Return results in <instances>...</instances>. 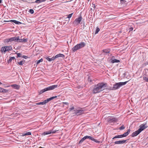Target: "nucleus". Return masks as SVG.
I'll list each match as a JSON object with an SVG mask.
<instances>
[{
	"label": "nucleus",
	"instance_id": "nucleus-1",
	"mask_svg": "<svg viewBox=\"0 0 148 148\" xmlns=\"http://www.w3.org/2000/svg\"><path fill=\"white\" fill-rule=\"evenodd\" d=\"M106 83L101 82L95 85L92 91L93 93L96 94L102 91L107 87Z\"/></svg>",
	"mask_w": 148,
	"mask_h": 148
},
{
	"label": "nucleus",
	"instance_id": "nucleus-2",
	"mask_svg": "<svg viewBox=\"0 0 148 148\" xmlns=\"http://www.w3.org/2000/svg\"><path fill=\"white\" fill-rule=\"evenodd\" d=\"M58 86L57 85L50 86L39 91L38 93L39 94H41L45 92L53 90L56 88L58 87Z\"/></svg>",
	"mask_w": 148,
	"mask_h": 148
},
{
	"label": "nucleus",
	"instance_id": "nucleus-3",
	"mask_svg": "<svg viewBox=\"0 0 148 148\" xmlns=\"http://www.w3.org/2000/svg\"><path fill=\"white\" fill-rule=\"evenodd\" d=\"M128 81H126L124 82H120L114 84L113 86L111 89L112 90H115L119 89L121 86L126 84Z\"/></svg>",
	"mask_w": 148,
	"mask_h": 148
},
{
	"label": "nucleus",
	"instance_id": "nucleus-4",
	"mask_svg": "<svg viewBox=\"0 0 148 148\" xmlns=\"http://www.w3.org/2000/svg\"><path fill=\"white\" fill-rule=\"evenodd\" d=\"M130 131V130L129 129L127 130V132H125L123 134L116 136L113 137L112 139L114 140V139L116 138H120L126 137L129 134Z\"/></svg>",
	"mask_w": 148,
	"mask_h": 148
},
{
	"label": "nucleus",
	"instance_id": "nucleus-5",
	"mask_svg": "<svg viewBox=\"0 0 148 148\" xmlns=\"http://www.w3.org/2000/svg\"><path fill=\"white\" fill-rule=\"evenodd\" d=\"M82 19V17L81 16L76 18L73 23V24L74 26H76L79 24L81 21Z\"/></svg>",
	"mask_w": 148,
	"mask_h": 148
},
{
	"label": "nucleus",
	"instance_id": "nucleus-6",
	"mask_svg": "<svg viewBox=\"0 0 148 148\" xmlns=\"http://www.w3.org/2000/svg\"><path fill=\"white\" fill-rule=\"evenodd\" d=\"M74 111L76 115L78 116L84 113V110L82 109L74 110Z\"/></svg>",
	"mask_w": 148,
	"mask_h": 148
},
{
	"label": "nucleus",
	"instance_id": "nucleus-7",
	"mask_svg": "<svg viewBox=\"0 0 148 148\" xmlns=\"http://www.w3.org/2000/svg\"><path fill=\"white\" fill-rule=\"evenodd\" d=\"M85 139H89L91 140L94 141L96 143H100V141L97 140H96L93 138L92 137H91L90 136H84Z\"/></svg>",
	"mask_w": 148,
	"mask_h": 148
},
{
	"label": "nucleus",
	"instance_id": "nucleus-8",
	"mask_svg": "<svg viewBox=\"0 0 148 148\" xmlns=\"http://www.w3.org/2000/svg\"><path fill=\"white\" fill-rule=\"evenodd\" d=\"M148 126L147 125V123L142 124L140 126V128L138 129L141 132L142 131L145 129L147 128Z\"/></svg>",
	"mask_w": 148,
	"mask_h": 148
},
{
	"label": "nucleus",
	"instance_id": "nucleus-9",
	"mask_svg": "<svg viewBox=\"0 0 148 148\" xmlns=\"http://www.w3.org/2000/svg\"><path fill=\"white\" fill-rule=\"evenodd\" d=\"M128 139L125 140H122L116 141L114 142L115 144H122L125 143Z\"/></svg>",
	"mask_w": 148,
	"mask_h": 148
},
{
	"label": "nucleus",
	"instance_id": "nucleus-10",
	"mask_svg": "<svg viewBox=\"0 0 148 148\" xmlns=\"http://www.w3.org/2000/svg\"><path fill=\"white\" fill-rule=\"evenodd\" d=\"M140 132L139 131V130H137L133 132L131 135V136L132 137H134L135 136H137L139 134Z\"/></svg>",
	"mask_w": 148,
	"mask_h": 148
},
{
	"label": "nucleus",
	"instance_id": "nucleus-11",
	"mask_svg": "<svg viewBox=\"0 0 148 148\" xmlns=\"http://www.w3.org/2000/svg\"><path fill=\"white\" fill-rule=\"evenodd\" d=\"M77 45L78 46L79 49H81L84 47L86 45V43L84 42H82L77 44Z\"/></svg>",
	"mask_w": 148,
	"mask_h": 148
},
{
	"label": "nucleus",
	"instance_id": "nucleus-12",
	"mask_svg": "<svg viewBox=\"0 0 148 148\" xmlns=\"http://www.w3.org/2000/svg\"><path fill=\"white\" fill-rule=\"evenodd\" d=\"M20 38L19 36H14L12 37V42L14 41L15 42H18V38Z\"/></svg>",
	"mask_w": 148,
	"mask_h": 148
},
{
	"label": "nucleus",
	"instance_id": "nucleus-13",
	"mask_svg": "<svg viewBox=\"0 0 148 148\" xmlns=\"http://www.w3.org/2000/svg\"><path fill=\"white\" fill-rule=\"evenodd\" d=\"M18 42H27L28 40V39L27 38H25V39H21L20 38H18Z\"/></svg>",
	"mask_w": 148,
	"mask_h": 148
},
{
	"label": "nucleus",
	"instance_id": "nucleus-14",
	"mask_svg": "<svg viewBox=\"0 0 148 148\" xmlns=\"http://www.w3.org/2000/svg\"><path fill=\"white\" fill-rule=\"evenodd\" d=\"M79 49H80L79 47L78 46V45L77 44L72 48V50L74 52H75L77 50H78Z\"/></svg>",
	"mask_w": 148,
	"mask_h": 148
},
{
	"label": "nucleus",
	"instance_id": "nucleus-15",
	"mask_svg": "<svg viewBox=\"0 0 148 148\" xmlns=\"http://www.w3.org/2000/svg\"><path fill=\"white\" fill-rule=\"evenodd\" d=\"M54 58L55 59L59 58V57H62L64 58L65 57L64 55L62 54H59L56 55L55 56H54Z\"/></svg>",
	"mask_w": 148,
	"mask_h": 148
},
{
	"label": "nucleus",
	"instance_id": "nucleus-16",
	"mask_svg": "<svg viewBox=\"0 0 148 148\" xmlns=\"http://www.w3.org/2000/svg\"><path fill=\"white\" fill-rule=\"evenodd\" d=\"M12 88L16 89H18L20 88V86L17 84H14L11 86Z\"/></svg>",
	"mask_w": 148,
	"mask_h": 148
},
{
	"label": "nucleus",
	"instance_id": "nucleus-17",
	"mask_svg": "<svg viewBox=\"0 0 148 148\" xmlns=\"http://www.w3.org/2000/svg\"><path fill=\"white\" fill-rule=\"evenodd\" d=\"M10 21L13 22L14 23H15L17 25H20L22 24V23L21 22L14 20H11Z\"/></svg>",
	"mask_w": 148,
	"mask_h": 148
},
{
	"label": "nucleus",
	"instance_id": "nucleus-18",
	"mask_svg": "<svg viewBox=\"0 0 148 148\" xmlns=\"http://www.w3.org/2000/svg\"><path fill=\"white\" fill-rule=\"evenodd\" d=\"M12 42V37L9 38H6L4 40V42L8 43L10 42Z\"/></svg>",
	"mask_w": 148,
	"mask_h": 148
},
{
	"label": "nucleus",
	"instance_id": "nucleus-19",
	"mask_svg": "<svg viewBox=\"0 0 148 148\" xmlns=\"http://www.w3.org/2000/svg\"><path fill=\"white\" fill-rule=\"evenodd\" d=\"M111 62L112 63L119 62H120L119 60L115 59H113L112 58L111 59Z\"/></svg>",
	"mask_w": 148,
	"mask_h": 148
},
{
	"label": "nucleus",
	"instance_id": "nucleus-20",
	"mask_svg": "<svg viewBox=\"0 0 148 148\" xmlns=\"http://www.w3.org/2000/svg\"><path fill=\"white\" fill-rule=\"evenodd\" d=\"M7 51H9L12 50V47L11 46H5Z\"/></svg>",
	"mask_w": 148,
	"mask_h": 148
},
{
	"label": "nucleus",
	"instance_id": "nucleus-21",
	"mask_svg": "<svg viewBox=\"0 0 148 148\" xmlns=\"http://www.w3.org/2000/svg\"><path fill=\"white\" fill-rule=\"evenodd\" d=\"M54 57H53L51 58H50L49 57H47L46 58V59L49 62H51L52 60H54L55 58H54Z\"/></svg>",
	"mask_w": 148,
	"mask_h": 148
},
{
	"label": "nucleus",
	"instance_id": "nucleus-22",
	"mask_svg": "<svg viewBox=\"0 0 148 148\" xmlns=\"http://www.w3.org/2000/svg\"><path fill=\"white\" fill-rule=\"evenodd\" d=\"M1 51L2 53H5V52L7 51L5 47L4 46L2 47L1 48Z\"/></svg>",
	"mask_w": 148,
	"mask_h": 148
},
{
	"label": "nucleus",
	"instance_id": "nucleus-23",
	"mask_svg": "<svg viewBox=\"0 0 148 148\" xmlns=\"http://www.w3.org/2000/svg\"><path fill=\"white\" fill-rule=\"evenodd\" d=\"M108 121L110 122H115L116 121V119L115 118L112 117L108 118Z\"/></svg>",
	"mask_w": 148,
	"mask_h": 148
},
{
	"label": "nucleus",
	"instance_id": "nucleus-24",
	"mask_svg": "<svg viewBox=\"0 0 148 148\" xmlns=\"http://www.w3.org/2000/svg\"><path fill=\"white\" fill-rule=\"evenodd\" d=\"M51 134V132H50V130L48 132H45L42 133V136H45L46 135Z\"/></svg>",
	"mask_w": 148,
	"mask_h": 148
},
{
	"label": "nucleus",
	"instance_id": "nucleus-25",
	"mask_svg": "<svg viewBox=\"0 0 148 148\" xmlns=\"http://www.w3.org/2000/svg\"><path fill=\"white\" fill-rule=\"evenodd\" d=\"M46 0H37L34 2L36 3H39L42 2H45Z\"/></svg>",
	"mask_w": 148,
	"mask_h": 148
},
{
	"label": "nucleus",
	"instance_id": "nucleus-26",
	"mask_svg": "<svg viewBox=\"0 0 148 148\" xmlns=\"http://www.w3.org/2000/svg\"><path fill=\"white\" fill-rule=\"evenodd\" d=\"M15 58L14 57H12L10 58V59L8 60V63H10L13 60L15 59Z\"/></svg>",
	"mask_w": 148,
	"mask_h": 148
},
{
	"label": "nucleus",
	"instance_id": "nucleus-27",
	"mask_svg": "<svg viewBox=\"0 0 148 148\" xmlns=\"http://www.w3.org/2000/svg\"><path fill=\"white\" fill-rule=\"evenodd\" d=\"M31 135V132H29L26 133H24L22 135L23 136H24L26 135Z\"/></svg>",
	"mask_w": 148,
	"mask_h": 148
},
{
	"label": "nucleus",
	"instance_id": "nucleus-28",
	"mask_svg": "<svg viewBox=\"0 0 148 148\" xmlns=\"http://www.w3.org/2000/svg\"><path fill=\"white\" fill-rule=\"evenodd\" d=\"M8 90H6L4 89V88H2V90H1V93H6L8 92Z\"/></svg>",
	"mask_w": 148,
	"mask_h": 148
},
{
	"label": "nucleus",
	"instance_id": "nucleus-29",
	"mask_svg": "<svg viewBox=\"0 0 148 148\" xmlns=\"http://www.w3.org/2000/svg\"><path fill=\"white\" fill-rule=\"evenodd\" d=\"M73 14V13H72L68 15L67 17V18H65V19H67L68 18H69H69L72 17V16Z\"/></svg>",
	"mask_w": 148,
	"mask_h": 148
},
{
	"label": "nucleus",
	"instance_id": "nucleus-30",
	"mask_svg": "<svg viewBox=\"0 0 148 148\" xmlns=\"http://www.w3.org/2000/svg\"><path fill=\"white\" fill-rule=\"evenodd\" d=\"M100 30V29L98 27H96V29L95 32V34H97Z\"/></svg>",
	"mask_w": 148,
	"mask_h": 148
},
{
	"label": "nucleus",
	"instance_id": "nucleus-31",
	"mask_svg": "<svg viewBox=\"0 0 148 148\" xmlns=\"http://www.w3.org/2000/svg\"><path fill=\"white\" fill-rule=\"evenodd\" d=\"M85 138L84 137H83L80 140V141H79V144H81L85 140Z\"/></svg>",
	"mask_w": 148,
	"mask_h": 148
},
{
	"label": "nucleus",
	"instance_id": "nucleus-32",
	"mask_svg": "<svg viewBox=\"0 0 148 148\" xmlns=\"http://www.w3.org/2000/svg\"><path fill=\"white\" fill-rule=\"evenodd\" d=\"M143 77L144 80L146 82H148V77L145 76H143Z\"/></svg>",
	"mask_w": 148,
	"mask_h": 148
},
{
	"label": "nucleus",
	"instance_id": "nucleus-33",
	"mask_svg": "<svg viewBox=\"0 0 148 148\" xmlns=\"http://www.w3.org/2000/svg\"><path fill=\"white\" fill-rule=\"evenodd\" d=\"M125 128V127L123 125H122L121 126L119 129L120 130H124Z\"/></svg>",
	"mask_w": 148,
	"mask_h": 148
},
{
	"label": "nucleus",
	"instance_id": "nucleus-34",
	"mask_svg": "<svg viewBox=\"0 0 148 148\" xmlns=\"http://www.w3.org/2000/svg\"><path fill=\"white\" fill-rule=\"evenodd\" d=\"M42 61H43V60L42 58H41L37 61V64H39L40 62H42Z\"/></svg>",
	"mask_w": 148,
	"mask_h": 148
},
{
	"label": "nucleus",
	"instance_id": "nucleus-35",
	"mask_svg": "<svg viewBox=\"0 0 148 148\" xmlns=\"http://www.w3.org/2000/svg\"><path fill=\"white\" fill-rule=\"evenodd\" d=\"M29 12L32 14H33L34 13V11L33 9H30Z\"/></svg>",
	"mask_w": 148,
	"mask_h": 148
},
{
	"label": "nucleus",
	"instance_id": "nucleus-36",
	"mask_svg": "<svg viewBox=\"0 0 148 148\" xmlns=\"http://www.w3.org/2000/svg\"><path fill=\"white\" fill-rule=\"evenodd\" d=\"M18 64L19 65H21V66L23 64V61H21L19 62H18Z\"/></svg>",
	"mask_w": 148,
	"mask_h": 148
},
{
	"label": "nucleus",
	"instance_id": "nucleus-37",
	"mask_svg": "<svg viewBox=\"0 0 148 148\" xmlns=\"http://www.w3.org/2000/svg\"><path fill=\"white\" fill-rule=\"evenodd\" d=\"M56 131L55 130H50V132H51V134H54L56 132Z\"/></svg>",
	"mask_w": 148,
	"mask_h": 148
},
{
	"label": "nucleus",
	"instance_id": "nucleus-38",
	"mask_svg": "<svg viewBox=\"0 0 148 148\" xmlns=\"http://www.w3.org/2000/svg\"><path fill=\"white\" fill-rule=\"evenodd\" d=\"M17 55V57H20L21 56V54L20 53H16Z\"/></svg>",
	"mask_w": 148,
	"mask_h": 148
},
{
	"label": "nucleus",
	"instance_id": "nucleus-39",
	"mask_svg": "<svg viewBox=\"0 0 148 148\" xmlns=\"http://www.w3.org/2000/svg\"><path fill=\"white\" fill-rule=\"evenodd\" d=\"M57 97V96H55L51 97L50 98H49L51 100L53 99L54 98H56Z\"/></svg>",
	"mask_w": 148,
	"mask_h": 148
},
{
	"label": "nucleus",
	"instance_id": "nucleus-40",
	"mask_svg": "<svg viewBox=\"0 0 148 148\" xmlns=\"http://www.w3.org/2000/svg\"><path fill=\"white\" fill-rule=\"evenodd\" d=\"M37 105H44L43 101L42 102H39L37 103Z\"/></svg>",
	"mask_w": 148,
	"mask_h": 148
},
{
	"label": "nucleus",
	"instance_id": "nucleus-41",
	"mask_svg": "<svg viewBox=\"0 0 148 148\" xmlns=\"http://www.w3.org/2000/svg\"><path fill=\"white\" fill-rule=\"evenodd\" d=\"M22 57L23 58H25V59H27L28 58V57L27 56H22Z\"/></svg>",
	"mask_w": 148,
	"mask_h": 148
},
{
	"label": "nucleus",
	"instance_id": "nucleus-42",
	"mask_svg": "<svg viewBox=\"0 0 148 148\" xmlns=\"http://www.w3.org/2000/svg\"><path fill=\"white\" fill-rule=\"evenodd\" d=\"M43 102L45 105V104L47 103H48V101H47V100L46 99L43 101Z\"/></svg>",
	"mask_w": 148,
	"mask_h": 148
},
{
	"label": "nucleus",
	"instance_id": "nucleus-43",
	"mask_svg": "<svg viewBox=\"0 0 148 148\" xmlns=\"http://www.w3.org/2000/svg\"><path fill=\"white\" fill-rule=\"evenodd\" d=\"M75 108L74 107H73L72 108H69V111H70L74 109Z\"/></svg>",
	"mask_w": 148,
	"mask_h": 148
},
{
	"label": "nucleus",
	"instance_id": "nucleus-44",
	"mask_svg": "<svg viewBox=\"0 0 148 148\" xmlns=\"http://www.w3.org/2000/svg\"><path fill=\"white\" fill-rule=\"evenodd\" d=\"M103 51L106 53H108L109 52V51H107V50H105L104 51Z\"/></svg>",
	"mask_w": 148,
	"mask_h": 148
},
{
	"label": "nucleus",
	"instance_id": "nucleus-45",
	"mask_svg": "<svg viewBox=\"0 0 148 148\" xmlns=\"http://www.w3.org/2000/svg\"><path fill=\"white\" fill-rule=\"evenodd\" d=\"M130 31H132L133 30V28L131 27L130 28Z\"/></svg>",
	"mask_w": 148,
	"mask_h": 148
},
{
	"label": "nucleus",
	"instance_id": "nucleus-46",
	"mask_svg": "<svg viewBox=\"0 0 148 148\" xmlns=\"http://www.w3.org/2000/svg\"><path fill=\"white\" fill-rule=\"evenodd\" d=\"M63 103L64 104H65V105H68V103L67 102H63Z\"/></svg>",
	"mask_w": 148,
	"mask_h": 148
},
{
	"label": "nucleus",
	"instance_id": "nucleus-47",
	"mask_svg": "<svg viewBox=\"0 0 148 148\" xmlns=\"http://www.w3.org/2000/svg\"><path fill=\"white\" fill-rule=\"evenodd\" d=\"M47 101H48V102L51 101V100L49 98L47 99Z\"/></svg>",
	"mask_w": 148,
	"mask_h": 148
},
{
	"label": "nucleus",
	"instance_id": "nucleus-48",
	"mask_svg": "<svg viewBox=\"0 0 148 148\" xmlns=\"http://www.w3.org/2000/svg\"><path fill=\"white\" fill-rule=\"evenodd\" d=\"M88 81L89 82H92V80L91 79L90 80L89 77L88 78Z\"/></svg>",
	"mask_w": 148,
	"mask_h": 148
},
{
	"label": "nucleus",
	"instance_id": "nucleus-49",
	"mask_svg": "<svg viewBox=\"0 0 148 148\" xmlns=\"http://www.w3.org/2000/svg\"><path fill=\"white\" fill-rule=\"evenodd\" d=\"M2 90V88L0 87V92H1H1Z\"/></svg>",
	"mask_w": 148,
	"mask_h": 148
},
{
	"label": "nucleus",
	"instance_id": "nucleus-50",
	"mask_svg": "<svg viewBox=\"0 0 148 148\" xmlns=\"http://www.w3.org/2000/svg\"><path fill=\"white\" fill-rule=\"evenodd\" d=\"M2 0H0V3H2Z\"/></svg>",
	"mask_w": 148,
	"mask_h": 148
},
{
	"label": "nucleus",
	"instance_id": "nucleus-51",
	"mask_svg": "<svg viewBox=\"0 0 148 148\" xmlns=\"http://www.w3.org/2000/svg\"><path fill=\"white\" fill-rule=\"evenodd\" d=\"M93 8H94V9H95V6L94 5V6H93Z\"/></svg>",
	"mask_w": 148,
	"mask_h": 148
},
{
	"label": "nucleus",
	"instance_id": "nucleus-52",
	"mask_svg": "<svg viewBox=\"0 0 148 148\" xmlns=\"http://www.w3.org/2000/svg\"><path fill=\"white\" fill-rule=\"evenodd\" d=\"M1 85H2V86H4L5 85V84L3 83H2V84Z\"/></svg>",
	"mask_w": 148,
	"mask_h": 148
},
{
	"label": "nucleus",
	"instance_id": "nucleus-53",
	"mask_svg": "<svg viewBox=\"0 0 148 148\" xmlns=\"http://www.w3.org/2000/svg\"><path fill=\"white\" fill-rule=\"evenodd\" d=\"M125 0H120L121 1V2L122 1H123Z\"/></svg>",
	"mask_w": 148,
	"mask_h": 148
},
{
	"label": "nucleus",
	"instance_id": "nucleus-54",
	"mask_svg": "<svg viewBox=\"0 0 148 148\" xmlns=\"http://www.w3.org/2000/svg\"><path fill=\"white\" fill-rule=\"evenodd\" d=\"M2 84V83L0 82V85H1Z\"/></svg>",
	"mask_w": 148,
	"mask_h": 148
},
{
	"label": "nucleus",
	"instance_id": "nucleus-55",
	"mask_svg": "<svg viewBox=\"0 0 148 148\" xmlns=\"http://www.w3.org/2000/svg\"><path fill=\"white\" fill-rule=\"evenodd\" d=\"M9 86H7V87H9Z\"/></svg>",
	"mask_w": 148,
	"mask_h": 148
},
{
	"label": "nucleus",
	"instance_id": "nucleus-56",
	"mask_svg": "<svg viewBox=\"0 0 148 148\" xmlns=\"http://www.w3.org/2000/svg\"><path fill=\"white\" fill-rule=\"evenodd\" d=\"M66 20V21H67V19H66L65 20Z\"/></svg>",
	"mask_w": 148,
	"mask_h": 148
}]
</instances>
